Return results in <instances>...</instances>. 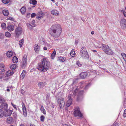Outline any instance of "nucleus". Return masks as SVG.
<instances>
[{"mask_svg": "<svg viewBox=\"0 0 126 126\" xmlns=\"http://www.w3.org/2000/svg\"><path fill=\"white\" fill-rule=\"evenodd\" d=\"M23 29L20 26H18L15 29V37L16 38H18L22 33Z\"/></svg>", "mask_w": 126, "mask_h": 126, "instance_id": "39448f33", "label": "nucleus"}, {"mask_svg": "<svg viewBox=\"0 0 126 126\" xmlns=\"http://www.w3.org/2000/svg\"><path fill=\"white\" fill-rule=\"evenodd\" d=\"M80 55L83 59H87L89 58V55L85 48L82 47L80 50Z\"/></svg>", "mask_w": 126, "mask_h": 126, "instance_id": "20e7f679", "label": "nucleus"}, {"mask_svg": "<svg viewBox=\"0 0 126 126\" xmlns=\"http://www.w3.org/2000/svg\"><path fill=\"white\" fill-rule=\"evenodd\" d=\"M25 71L24 70L22 72V73L20 76V77L21 79H23L25 77Z\"/></svg>", "mask_w": 126, "mask_h": 126, "instance_id": "7c9ffc66", "label": "nucleus"}, {"mask_svg": "<svg viewBox=\"0 0 126 126\" xmlns=\"http://www.w3.org/2000/svg\"><path fill=\"white\" fill-rule=\"evenodd\" d=\"M123 116L124 117H126V109L124 110V113L123 115Z\"/></svg>", "mask_w": 126, "mask_h": 126, "instance_id": "864d4df0", "label": "nucleus"}, {"mask_svg": "<svg viewBox=\"0 0 126 126\" xmlns=\"http://www.w3.org/2000/svg\"><path fill=\"white\" fill-rule=\"evenodd\" d=\"M41 64H38L37 68L40 71L45 72L48 69L49 64V61L46 58H44L41 60Z\"/></svg>", "mask_w": 126, "mask_h": 126, "instance_id": "f03ea898", "label": "nucleus"}, {"mask_svg": "<svg viewBox=\"0 0 126 126\" xmlns=\"http://www.w3.org/2000/svg\"><path fill=\"white\" fill-rule=\"evenodd\" d=\"M13 122V119L11 117H9L7 119L6 122L8 124H11Z\"/></svg>", "mask_w": 126, "mask_h": 126, "instance_id": "a878e982", "label": "nucleus"}, {"mask_svg": "<svg viewBox=\"0 0 126 126\" xmlns=\"http://www.w3.org/2000/svg\"><path fill=\"white\" fill-rule=\"evenodd\" d=\"M0 108L4 110H6L8 107V105L6 103L2 104L0 105Z\"/></svg>", "mask_w": 126, "mask_h": 126, "instance_id": "aec40b11", "label": "nucleus"}, {"mask_svg": "<svg viewBox=\"0 0 126 126\" xmlns=\"http://www.w3.org/2000/svg\"><path fill=\"white\" fill-rule=\"evenodd\" d=\"M43 49L44 50H47V48L46 47H44Z\"/></svg>", "mask_w": 126, "mask_h": 126, "instance_id": "0e129e2a", "label": "nucleus"}, {"mask_svg": "<svg viewBox=\"0 0 126 126\" xmlns=\"http://www.w3.org/2000/svg\"><path fill=\"white\" fill-rule=\"evenodd\" d=\"M58 103L59 105L60 108L62 109L64 107L65 104V102L64 101L63 98H61L58 100Z\"/></svg>", "mask_w": 126, "mask_h": 126, "instance_id": "1a4fd4ad", "label": "nucleus"}, {"mask_svg": "<svg viewBox=\"0 0 126 126\" xmlns=\"http://www.w3.org/2000/svg\"><path fill=\"white\" fill-rule=\"evenodd\" d=\"M87 75V73L86 72H84L81 73L80 75V78L82 79H84L85 78Z\"/></svg>", "mask_w": 126, "mask_h": 126, "instance_id": "412c9836", "label": "nucleus"}, {"mask_svg": "<svg viewBox=\"0 0 126 126\" xmlns=\"http://www.w3.org/2000/svg\"><path fill=\"white\" fill-rule=\"evenodd\" d=\"M30 126H35V125L33 124H30Z\"/></svg>", "mask_w": 126, "mask_h": 126, "instance_id": "680f3d73", "label": "nucleus"}, {"mask_svg": "<svg viewBox=\"0 0 126 126\" xmlns=\"http://www.w3.org/2000/svg\"><path fill=\"white\" fill-rule=\"evenodd\" d=\"M90 85L91 84L90 83L86 85L85 87V89H87L90 86Z\"/></svg>", "mask_w": 126, "mask_h": 126, "instance_id": "603ef678", "label": "nucleus"}, {"mask_svg": "<svg viewBox=\"0 0 126 126\" xmlns=\"http://www.w3.org/2000/svg\"><path fill=\"white\" fill-rule=\"evenodd\" d=\"M5 36L8 38L10 37L11 36V35L10 33L8 32H5Z\"/></svg>", "mask_w": 126, "mask_h": 126, "instance_id": "e433bc0d", "label": "nucleus"}, {"mask_svg": "<svg viewBox=\"0 0 126 126\" xmlns=\"http://www.w3.org/2000/svg\"><path fill=\"white\" fill-rule=\"evenodd\" d=\"M43 13L42 12L38 13L36 15V17L38 20H40L43 18Z\"/></svg>", "mask_w": 126, "mask_h": 126, "instance_id": "ddd939ff", "label": "nucleus"}, {"mask_svg": "<svg viewBox=\"0 0 126 126\" xmlns=\"http://www.w3.org/2000/svg\"><path fill=\"white\" fill-rule=\"evenodd\" d=\"M102 44L101 43L98 41H97L95 42L94 43V45L95 47L96 48H100L102 46Z\"/></svg>", "mask_w": 126, "mask_h": 126, "instance_id": "4468645a", "label": "nucleus"}, {"mask_svg": "<svg viewBox=\"0 0 126 126\" xmlns=\"http://www.w3.org/2000/svg\"><path fill=\"white\" fill-rule=\"evenodd\" d=\"M46 85L45 83H43L42 82H39L38 84V86L39 88L41 89L44 87Z\"/></svg>", "mask_w": 126, "mask_h": 126, "instance_id": "393cba45", "label": "nucleus"}, {"mask_svg": "<svg viewBox=\"0 0 126 126\" xmlns=\"http://www.w3.org/2000/svg\"><path fill=\"white\" fill-rule=\"evenodd\" d=\"M71 94L69 95L68 96L69 99L66 102V105L67 107H68L72 104V99L71 98Z\"/></svg>", "mask_w": 126, "mask_h": 126, "instance_id": "f8f14e48", "label": "nucleus"}, {"mask_svg": "<svg viewBox=\"0 0 126 126\" xmlns=\"http://www.w3.org/2000/svg\"><path fill=\"white\" fill-rule=\"evenodd\" d=\"M36 14L35 13H33L31 15V17H33L36 16Z\"/></svg>", "mask_w": 126, "mask_h": 126, "instance_id": "5fc2aeb1", "label": "nucleus"}, {"mask_svg": "<svg viewBox=\"0 0 126 126\" xmlns=\"http://www.w3.org/2000/svg\"><path fill=\"white\" fill-rule=\"evenodd\" d=\"M26 8L25 7H22L20 9V11L22 14H24L25 13Z\"/></svg>", "mask_w": 126, "mask_h": 126, "instance_id": "cd10ccee", "label": "nucleus"}, {"mask_svg": "<svg viewBox=\"0 0 126 126\" xmlns=\"http://www.w3.org/2000/svg\"><path fill=\"white\" fill-rule=\"evenodd\" d=\"M66 59L64 57H60L58 58L57 60L60 62H63Z\"/></svg>", "mask_w": 126, "mask_h": 126, "instance_id": "b1692460", "label": "nucleus"}, {"mask_svg": "<svg viewBox=\"0 0 126 126\" xmlns=\"http://www.w3.org/2000/svg\"><path fill=\"white\" fill-rule=\"evenodd\" d=\"M11 104L12 105L13 107L15 108L16 110H17V108L16 107V105L13 104L12 103H11Z\"/></svg>", "mask_w": 126, "mask_h": 126, "instance_id": "3c124183", "label": "nucleus"}, {"mask_svg": "<svg viewBox=\"0 0 126 126\" xmlns=\"http://www.w3.org/2000/svg\"><path fill=\"white\" fill-rule=\"evenodd\" d=\"M121 55L126 63V54L124 53H122Z\"/></svg>", "mask_w": 126, "mask_h": 126, "instance_id": "58836bf2", "label": "nucleus"}, {"mask_svg": "<svg viewBox=\"0 0 126 126\" xmlns=\"http://www.w3.org/2000/svg\"><path fill=\"white\" fill-rule=\"evenodd\" d=\"M4 111L5 116H10L12 112V111L9 109L7 110Z\"/></svg>", "mask_w": 126, "mask_h": 126, "instance_id": "f3484780", "label": "nucleus"}, {"mask_svg": "<svg viewBox=\"0 0 126 126\" xmlns=\"http://www.w3.org/2000/svg\"><path fill=\"white\" fill-rule=\"evenodd\" d=\"M34 49L36 53L38 52L40 49V46H39L37 44L34 45Z\"/></svg>", "mask_w": 126, "mask_h": 126, "instance_id": "a211bd4d", "label": "nucleus"}, {"mask_svg": "<svg viewBox=\"0 0 126 126\" xmlns=\"http://www.w3.org/2000/svg\"><path fill=\"white\" fill-rule=\"evenodd\" d=\"M14 73L13 71L11 70H10L7 71L6 74H3L0 76V79H3V80H7L9 78L8 77L11 76Z\"/></svg>", "mask_w": 126, "mask_h": 126, "instance_id": "7ed1b4c3", "label": "nucleus"}, {"mask_svg": "<svg viewBox=\"0 0 126 126\" xmlns=\"http://www.w3.org/2000/svg\"><path fill=\"white\" fill-rule=\"evenodd\" d=\"M79 85L80 86V88H82L83 86L85 85L84 82H81L79 84Z\"/></svg>", "mask_w": 126, "mask_h": 126, "instance_id": "c03bdc74", "label": "nucleus"}, {"mask_svg": "<svg viewBox=\"0 0 126 126\" xmlns=\"http://www.w3.org/2000/svg\"><path fill=\"white\" fill-rule=\"evenodd\" d=\"M43 44L44 45L49 47L51 46V45L50 44L46 43V41L44 40L43 39Z\"/></svg>", "mask_w": 126, "mask_h": 126, "instance_id": "4c0bfd02", "label": "nucleus"}, {"mask_svg": "<svg viewBox=\"0 0 126 126\" xmlns=\"http://www.w3.org/2000/svg\"><path fill=\"white\" fill-rule=\"evenodd\" d=\"M119 124L117 122H115L113 124L112 126H118Z\"/></svg>", "mask_w": 126, "mask_h": 126, "instance_id": "6e6d98bb", "label": "nucleus"}, {"mask_svg": "<svg viewBox=\"0 0 126 126\" xmlns=\"http://www.w3.org/2000/svg\"><path fill=\"white\" fill-rule=\"evenodd\" d=\"M4 35L2 34H0V40L4 38Z\"/></svg>", "mask_w": 126, "mask_h": 126, "instance_id": "4d7b16f0", "label": "nucleus"}, {"mask_svg": "<svg viewBox=\"0 0 126 126\" xmlns=\"http://www.w3.org/2000/svg\"><path fill=\"white\" fill-rule=\"evenodd\" d=\"M13 62L14 63H17L18 61V59L16 56H14L13 58Z\"/></svg>", "mask_w": 126, "mask_h": 126, "instance_id": "72a5a7b5", "label": "nucleus"}, {"mask_svg": "<svg viewBox=\"0 0 126 126\" xmlns=\"http://www.w3.org/2000/svg\"><path fill=\"white\" fill-rule=\"evenodd\" d=\"M63 126H69V125H67L65 124L63 125Z\"/></svg>", "mask_w": 126, "mask_h": 126, "instance_id": "69168bd1", "label": "nucleus"}, {"mask_svg": "<svg viewBox=\"0 0 126 126\" xmlns=\"http://www.w3.org/2000/svg\"><path fill=\"white\" fill-rule=\"evenodd\" d=\"M51 14L56 16H57L59 15V12L55 9L52 10L51 11Z\"/></svg>", "mask_w": 126, "mask_h": 126, "instance_id": "4be33fe9", "label": "nucleus"}, {"mask_svg": "<svg viewBox=\"0 0 126 126\" xmlns=\"http://www.w3.org/2000/svg\"><path fill=\"white\" fill-rule=\"evenodd\" d=\"M13 54V52L10 51H8L6 53V56L8 57H11L12 56Z\"/></svg>", "mask_w": 126, "mask_h": 126, "instance_id": "5701e85b", "label": "nucleus"}, {"mask_svg": "<svg viewBox=\"0 0 126 126\" xmlns=\"http://www.w3.org/2000/svg\"><path fill=\"white\" fill-rule=\"evenodd\" d=\"M35 20H32V21L31 24H32V25L34 27H35L36 26V25L35 24Z\"/></svg>", "mask_w": 126, "mask_h": 126, "instance_id": "09e8293b", "label": "nucleus"}, {"mask_svg": "<svg viewBox=\"0 0 126 126\" xmlns=\"http://www.w3.org/2000/svg\"><path fill=\"white\" fill-rule=\"evenodd\" d=\"M17 67L16 64H13L10 66V68L11 70H15L16 68Z\"/></svg>", "mask_w": 126, "mask_h": 126, "instance_id": "bb28decb", "label": "nucleus"}, {"mask_svg": "<svg viewBox=\"0 0 126 126\" xmlns=\"http://www.w3.org/2000/svg\"><path fill=\"white\" fill-rule=\"evenodd\" d=\"M122 13L125 17H126V12L124 10L123 12Z\"/></svg>", "mask_w": 126, "mask_h": 126, "instance_id": "13d9d810", "label": "nucleus"}, {"mask_svg": "<svg viewBox=\"0 0 126 126\" xmlns=\"http://www.w3.org/2000/svg\"><path fill=\"white\" fill-rule=\"evenodd\" d=\"M78 43V40H76L75 41V43L76 44H77Z\"/></svg>", "mask_w": 126, "mask_h": 126, "instance_id": "e2e57ef3", "label": "nucleus"}, {"mask_svg": "<svg viewBox=\"0 0 126 126\" xmlns=\"http://www.w3.org/2000/svg\"><path fill=\"white\" fill-rule=\"evenodd\" d=\"M5 67L4 64L3 63H1L0 64V70L1 72L0 73V76H2L4 74V72L5 71Z\"/></svg>", "mask_w": 126, "mask_h": 126, "instance_id": "9d476101", "label": "nucleus"}, {"mask_svg": "<svg viewBox=\"0 0 126 126\" xmlns=\"http://www.w3.org/2000/svg\"><path fill=\"white\" fill-rule=\"evenodd\" d=\"M10 1V0H2V2L5 4L8 3Z\"/></svg>", "mask_w": 126, "mask_h": 126, "instance_id": "de8ad7c7", "label": "nucleus"}, {"mask_svg": "<svg viewBox=\"0 0 126 126\" xmlns=\"http://www.w3.org/2000/svg\"><path fill=\"white\" fill-rule=\"evenodd\" d=\"M27 55H24L22 61L21 63V66L22 68H24L27 64Z\"/></svg>", "mask_w": 126, "mask_h": 126, "instance_id": "6e6552de", "label": "nucleus"}, {"mask_svg": "<svg viewBox=\"0 0 126 126\" xmlns=\"http://www.w3.org/2000/svg\"><path fill=\"white\" fill-rule=\"evenodd\" d=\"M7 20H10L11 21H14V18L13 17H10L8 18H7Z\"/></svg>", "mask_w": 126, "mask_h": 126, "instance_id": "8fccbe9b", "label": "nucleus"}, {"mask_svg": "<svg viewBox=\"0 0 126 126\" xmlns=\"http://www.w3.org/2000/svg\"><path fill=\"white\" fill-rule=\"evenodd\" d=\"M29 3L31 4H32L34 5L37 4V1L36 0H30Z\"/></svg>", "mask_w": 126, "mask_h": 126, "instance_id": "473e14b6", "label": "nucleus"}, {"mask_svg": "<svg viewBox=\"0 0 126 126\" xmlns=\"http://www.w3.org/2000/svg\"><path fill=\"white\" fill-rule=\"evenodd\" d=\"M45 118V117L43 115H42L40 117V120L42 122H44Z\"/></svg>", "mask_w": 126, "mask_h": 126, "instance_id": "a18cd8bd", "label": "nucleus"}, {"mask_svg": "<svg viewBox=\"0 0 126 126\" xmlns=\"http://www.w3.org/2000/svg\"><path fill=\"white\" fill-rule=\"evenodd\" d=\"M27 27H28V28L31 30L33 29V26H32L29 23H27Z\"/></svg>", "mask_w": 126, "mask_h": 126, "instance_id": "ea45409f", "label": "nucleus"}, {"mask_svg": "<svg viewBox=\"0 0 126 126\" xmlns=\"http://www.w3.org/2000/svg\"><path fill=\"white\" fill-rule=\"evenodd\" d=\"M4 115L5 116V112L2 109H0V117H2Z\"/></svg>", "mask_w": 126, "mask_h": 126, "instance_id": "2f4dec72", "label": "nucleus"}, {"mask_svg": "<svg viewBox=\"0 0 126 126\" xmlns=\"http://www.w3.org/2000/svg\"><path fill=\"white\" fill-rule=\"evenodd\" d=\"M5 100L3 98L1 97H0V103L3 104L4 103Z\"/></svg>", "mask_w": 126, "mask_h": 126, "instance_id": "37998d69", "label": "nucleus"}, {"mask_svg": "<svg viewBox=\"0 0 126 126\" xmlns=\"http://www.w3.org/2000/svg\"><path fill=\"white\" fill-rule=\"evenodd\" d=\"M41 110L42 112H43L44 114L45 115L46 114V111L44 109L43 106H42L41 107Z\"/></svg>", "mask_w": 126, "mask_h": 126, "instance_id": "a19ab883", "label": "nucleus"}, {"mask_svg": "<svg viewBox=\"0 0 126 126\" xmlns=\"http://www.w3.org/2000/svg\"><path fill=\"white\" fill-rule=\"evenodd\" d=\"M94 31H92V32H91V34H94Z\"/></svg>", "mask_w": 126, "mask_h": 126, "instance_id": "338daca9", "label": "nucleus"}, {"mask_svg": "<svg viewBox=\"0 0 126 126\" xmlns=\"http://www.w3.org/2000/svg\"><path fill=\"white\" fill-rule=\"evenodd\" d=\"M1 26L2 28L4 30L6 29L7 28L6 24L5 23H2L1 24Z\"/></svg>", "mask_w": 126, "mask_h": 126, "instance_id": "c9c22d12", "label": "nucleus"}, {"mask_svg": "<svg viewBox=\"0 0 126 126\" xmlns=\"http://www.w3.org/2000/svg\"><path fill=\"white\" fill-rule=\"evenodd\" d=\"M83 91H81L78 95V97L77 98V100L78 101H79L81 100L83 98V97L82 95L83 93Z\"/></svg>", "mask_w": 126, "mask_h": 126, "instance_id": "2eb2a0df", "label": "nucleus"}, {"mask_svg": "<svg viewBox=\"0 0 126 126\" xmlns=\"http://www.w3.org/2000/svg\"><path fill=\"white\" fill-rule=\"evenodd\" d=\"M121 25L123 28L126 27V20L124 19H122L121 21Z\"/></svg>", "mask_w": 126, "mask_h": 126, "instance_id": "dca6fc26", "label": "nucleus"}, {"mask_svg": "<svg viewBox=\"0 0 126 126\" xmlns=\"http://www.w3.org/2000/svg\"><path fill=\"white\" fill-rule=\"evenodd\" d=\"M75 55V51L74 50H72L71 52H70V55L72 57H74Z\"/></svg>", "mask_w": 126, "mask_h": 126, "instance_id": "79ce46f5", "label": "nucleus"}, {"mask_svg": "<svg viewBox=\"0 0 126 126\" xmlns=\"http://www.w3.org/2000/svg\"><path fill=\"white\" fill-rule=\"evenodd\" d=\"M56 54V51L55 49H54L53 52L52 53L51 56V58L52 59H54Z\"/></svg>", "mask_w": 126, "mask_h": 126, "instance_id": "c85d7f7f", "label": "nucleus"}, {"mask_svg": "<svg viewBox=\"0 0 126 126\" xmlns=\"http://www.w3.org/2000/svg\"><path fill=\"white\" fill-rule=\"evenodd\" d=\"M124 10L123 9H120L119 10V12L120 13H122L123 11Z\"/></svg>", "mask_w": 126, "mask_h": 126, "instance_id": "bf43d9fd", "label": "nucleus"}, {"mask_svg": "<svg viewBox=\"0 0 126 126\" xmlns=\"http://www.w3.org/2000/svg\"><path fill=\"white\" fill-rule=\"evenodd\" d=\"M22 110L23 113L25 116H26L27 115L26 108L24 106V104L23 103H22Z\"/></svg>", "mask_w": 126, "mask_h": 126, "instance_id": "6ab92c4d", "label": "nucleus"}, {"mask_svg": "<svg viewBox=\"0 0 126 126\" xmlns=\"http://www.w3.org/2000/svg\"><path fill=\"white\" fill-rule=\"evenodd\" d=\"M2 13L5 16H7L9 15V12L8 10H3Z\"/></svg>", "mask_w": 126, "mask_h": 126, "instance_id": "c756f323", "label": "nucleus"}, {"mask_svg": "<svg viewBox=\"0 0 126 126\" xmlns=\"http://www.w3.org/2000/svg\"><path fill=\"white\" fill-rule=\"evenodd\" d=\"M7 29L9 32L13 31L14 29V26L13 25L9 24H7Z\"/></svg>", "mask_w": 126, "mask_h": 126, "instance_id": "9b49d317", "label": "nucleus"}, {"mask_svg": "<svg viewBox=\"0 0 126 126\" xmlns=\"http://www.w3.org/2000/svg\"><path fill=\"white\" fill-rule=\"evenodd\" d=\"M78 88H76V90L75 91H74V94H75L76 93V92L77 91H78Z\"/></svg>", "mask_w": 126, "mask_h": 126, "instance_id": "052dcab7", "label": "nucleus"}, {"mask_svg": "<svg viewBox=\"0 0 126 126\" xmlns=\"http://www.w3.org/2000/svg\"><path fill=\"white\" fill-rule=\"evenodd\" d=\"M7 91L8 92H9L10 91V89L8 87L7 89Z\"/></svg>", "mask_w": 126, "mask_h": 126, "instance_id": "774afa93", "label": "nucleus"}, {"mask_svg": "<svg viewBox=\"0 0 126 126\" xmlns=\"http://www.w3.org/2000/svg\"><path fill=\"white\" fill-rule=\"evenodd\" d=\"M24 43V39H22L20 40L19 42V45L20 48H21Z\"/></svg>", "mask_w": 126, "mask_h": 126, "instance_id": "f704fd0d", "label": "nucleus"}, {"mask_svg": "<svg viewBox=\"0 0 126 126\" xmlns=\"http://www.w3.org/2000/svg\"><path fill=\"white\" fill-rule=\"evenodd\" d=\"M103 50L106 53L109 55H112L113 52L111 50L108 45H103Z\"/></svg>", "mask_w": 126, "mask_h": 126, "instance_id": "423d86ee", "label": "nucleus"}, {"mask_svg": "<svg viewBox=\"0 0 126 126\" xmlns=\"http://www.w3.org/2000/svg\"><path fill=\"white\" fill-rule=\"evenodd\" d=\"M73 114L75 117H77L78 118H82V115L78 107H77L74 109Z\"/></svg>", "mask_w": 126, "mask_h": 126, "instance_id": "0eeeda50", "label": "nucleus"}, {"mask_svg": "<svg viewBox=\"0 0 126 126\" xmlns=\"http://www.w3.org/2000/svg\"><path fill=\"white\" fill-rule=\"evenodd\" d=\"M62 29L60 24H56L53 25L49 30V32L54 37H59L61 33Z\"/></svg>", "mask_w": 126, "mask_h": 126, "instance_id": "f257e3e1", "label": "nucleus"}, {"mask_svg": "<svg viewBox=\"0 0 126 126\" xmlns=\"http://www.w3.org/2000/svg\"><path fill=\"white\" fill-rule=\"evenodd\" d=\"M76 64L79 66H81L82 65V64L79 61H78L76 63Z\"/></svg>", "mask_w": 126, "mask_h": 126, "instance_id": "49530a36", "label": "nucleus"}]
</instances>
